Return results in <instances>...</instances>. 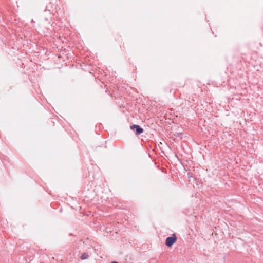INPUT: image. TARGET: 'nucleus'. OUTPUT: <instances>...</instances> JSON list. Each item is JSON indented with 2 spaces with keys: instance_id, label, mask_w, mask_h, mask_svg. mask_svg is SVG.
Masks as SVG:
<instances>
[{
  "instance_id": "1",
  "label": "nucleus",
  "mask_w": 263,
  "mask_h": 263,
  "mask_svg": "<svg viewBox=\"0 0 263 263\" xmlns=\"http://www.w3.org/2000/svg\"><path fill=\"white\" fill-rule=\"evenodd\" d=\"M177 237L175 233L172 234L171 236L168 237L165 240V245L169 248L172 247V246L176 242Z\"/></svg>"
},
{
  "instance_id": "2",
  "label": "nucleus",
  "mask_w": 263,
  "mask_h": 263,
  "mask_svg": "<svg viewBox=\"0 0 263 263\" xmlns=\"http://www.w3.org/2000/svg\"><path fill=\"white\" fill-rule=\"evenodd\" d=\"M130 129L133 130L136 135L138 136L143 133V129L139 125L133 124L130 125Z\"/></svg>"
},
{
  "instance_id": "3",
  "label": "nucleus",
  "mask_w": 263,
  "mask_h": 263,
  "mask_svg": "<svg viewBox=\"0 0 263 263\" xmlns=\"http://www.w3.org/2000/svg\"><path fill=\"white\" fill-rule=\"evenodd\" d=\"M174 86V82H170L167 86H165L164 88V90L166 93H172L174 91V88H171V87Z\"/></svg>"
},
{
  "instance_id": "4",
  "label": "nucleus",
  "mask_w": 263,
  "mask_h": 263,
  "mask_svg": "<svg viewBox=\"0 0 263 263\" xmlns=\"http://www.w3.org/2000/svg\"><path fill=\"white\" fill-rule=\"evenodd\" d=\"M89 257V255L87 253V252H85V253H83L81 257H80V258L82 259V260H84V259H87Z\"/></svg>"
},
{
  "instance_id": "5",
  "label": "nucleus",
  "mask_w": 263,
  "mask_h": 263,
  "mask_svg": "<svg viewBox=\"0 0 263 263\" xmlns=\"http://www.w3.org/2000/svg\"><path fill=\"white\" fill-rule=\"evenodd\" d=\"M177 86L176 85V84L174 83V87H171V88H174V91H173V93H175L176 90H177Z\"/></svg>"
},
{
  "instance_id": "6",
  "label": "nucleus",
  "mask_w": 263,
  "mask_h": 263,
  "mask_svg": "<svg viewBox=\"0 0 263 263\" xmlns=\"http://www.w3.org/2000/svg\"><path fill=\"white\" fill-rule=\"evenodd\" d=\"M188 176H189V181H191V178H193V176L190 175V173H188Z\"/></svg>"
},
{
  "instance_id": "7",
  "label": "nucleus",
  "mask_w": 263,
  "mask_h": 263,
  "mask_svg": "<svg viewBox=\"0 0 263 263\" xmlns=\"http://www.w3.org/2000/svg\"><path fill=\"white\" fill-rule=\"evenodd\" d=\"M103 147L102 146H99L98 147H97L96 148V149L97 150L98 148H102Z\"/></svg>"
},
{
  "instance_id": "8",
  "label": "nucleus",
  "mask_w": 263,
  "mask_h": 263,
  "mask_svg": "<svg viewBox=\"0 0 263 263\" xmlns=\"http://www.w3.org/2000/svg\"><path fill=\"white\" fill-rule=\"evenodd\" d=\"M111 263H119L118 262H117V261H112L111 262Z\"/></svg>"
},
{
  "instance_id": "9",
  "label": "nucleus",
  "mask_w": 263,
  "mask_h": 263,
  "mask_svg": "<svg viewBox=\"0 0 263 263\" xmlns=\"http://www.w3.org/2000/svg\"><path fill=\"white\" fill-rule=\"evenodd\" d=\"M184 85H185V84H182V85H181L180 86H181V87H184Z\"/></svg>"
},
{
  "instance_id": "10",
  "label": "nucleus",
  "mask_w": 263,
  "mask_h": 263,
  "mask_svg": "<svg viewBox=\"0 0 263 263\" xmlns=\"http://www.w3.org/2000/svg\"><path fill=\"white\" fill-rule=\"evenodd\" d=\"M192 179H193V180H195V178L194 177H193V178H191V181L192 180Z\"/></svg>"
}]
</instances>
